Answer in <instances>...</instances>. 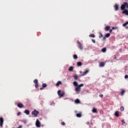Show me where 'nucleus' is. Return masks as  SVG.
<instances>
[{
  "mask_svg": "<svg viewBox=\"0 0 128 128\" xmlns=\"http://www.w3.org/2000/svg\"><path fill=\"white\" fill-rule=\"evenodd\" d=\"M90 38H94L96 36L94 34H90L89 35Z\"/></svg>",
  "mask_w": 128,
  "mask_h": 128,
  "instance_id": "obj_24",
  "label": "nucleus"
},
{
  "mask_svg": "<svg viewBox=\"0 0 128 128\" xmlns=\"http://www.w3.org/2000/svg\"><path fill=\"white\" fill-rule=\"evenodd\" d=\"M86 124H90V122H86Z\"/></svg>",
  "mask_w": 128,
  "mask_h": 128,
  "instance_id": "obj_44",
  "label": "nucleus"
},
{
  "mask_svg": "<svg viewBox=\"0 0 128 128\" xmlns=\"http://www.w3.org/2000/svg\"><path fill=\"white\" fill-rule=\"evenodd\" d=\"M20 112H18L17 114L18 116H20Z\"/></svg>",
  "mask_w": 128,
  "mask_h": 128,
  "instance_id": "obj_37",
  "label": "nucleus"
},
{
  "mask_svg": "<svg viewBox=\"0 0 128 128\" xmlns=\"http://www.w3.org/2000/svg\"><path fill=\"white\" fill-rule=\"evenodd\" d=\"M114 116H116L117 118H118V116H120V114H118V111H116L115 112Z\"/></svg>",
  "mask_w": 128,
  "mask_h": 128,
  "instance_id": "obj_9",
  "label": "nucleus"
},
{
  "mask_svg": "<svg viewBox=\"0 0 128 128\" xmlns=\"http://www.w3.org/2000/svg\"><path fill=\"white\" fill-rule=\"evenodd\" d=\"M72 76L74 80H78V76L77 74H74Z\"/></svg>",
  "mask_w": 128,
  "mask_h": 128,
  "instance_id": "obj_15",
  "label": "nucleus"
},
{
  "mask_svg": "<svg viewBox=\"0 0 128 128\" xmlns=\"http://www.w3.org/2000/svg\"><path fill=\"white\" fill-rule=\"evenodd\" d=\"M88 72H90V70H86L82 74V76H86L87 74H88Z\"/></svg>",
  "mask_w": 128,
  "mask_h": 128,
  "instance_id": "obj_11",
  "label": "nucleus"
},
{
  "mask_svg": "<svg viewBox=\"0 0 128 128\" xmlns=\"http://www.w3.org/2000/svg\"><path fill=\"white\" fill-rule=\"evenodd\" d=\"M100 66L102 67V68L104 66V63L102 62H100Z\"/></svg>",
  "mask_w": 128,
  "mask_h": 128,
  "instance_id": "obj_12",
  "label": "nucleus"
},
{
  "mask_svg": "<svg viewBox=\"0 0 128 128\" xmlns=\"http://www.w3.org/2000/svg\"><path fill=\"white\" fill-rule=\"evenodd\" d=\"M110 26H106L105 28V30L108 32L110 30Z\"/></svg>",
  "mask_w": 128,
  "mask_h": 128,
  "instance_id": "obj_14",
  "label": "nucleus"
},
{
  "mask_svg": "<svg viewBox=\"0 0 128 128\" xmlns=\"http://www.w3.org/2000/svg\"><path fill=\"white\" fill-rule=\"evenodd\" d=\"M106 40V36L103 38V40Z\"/></svg>",
  "mask_w": 128,
  "mask_h": 128,
  "instance_id": "obj_42",
  "label": "nucleus"
},
{
  "mask_svg": "<svg viewBox=\"0 0 128 128\" xmlns=\"http://www.w3.org/2000/svg\"><path fill=\"white\" fill-rule=\"evenodd\" d=\"M61 124L62 126H64V124H66V123H64V122H62Z\"/></svg>",
  "mask_w": 128,
  "mask_h": 128,
  "instance_id": "obj_35",
  "label": "nucleus"
},
{
  "mask_svg": "<svg viewBox=\"0 0 128 128\" xmlns=\"http://www.w3.org/2000/svg\"><path fill=\"white\" fill-rule=\"evenodd\" d=\"M36 128H40V122L38 119H37L36 120Z\"/></svg>",
  "mask_w": 128,
  "mask_h": 128,
  "instance_id": "obj_4",
  "label": "nucleus"
},
{
  "mask_svg": "<svg viewBox=\"0 0 128 128\" xmlns=\"http://www.w3.org/2000/svg\"><path fill=\"white\" fill-rule=\"evenodd\" d=\"M128 21H126L125 23H124L123 24H122V26H128Z\"/></svg>",
  "mask_w": 128,
  "mask_h": 128,
  "instance_id": "obj_19",
  "label": "nucleus"
},
{
  "mask_svg": "<svg viewBox=\"0 0 128 128\" xmlns=\"http://www.w3.org/2000/svg\"><path fill=\"white\" fill-rule=\"evenodd\" d=\"M43 89H44V87L40 88V90H43Z\"/></svg>",
  "mask_w": 128,
  "mask_h": 128,
  "instance_id": "obj_43",
  "label": "nucleus"
},
{
  "mask_svg": "<svg viewBox=\"0 0 128 128\" xmlns=\"http://www.w3.org/2000/svg\"><path fill=\"white\" fill-rule=\"evenodd\" d=\"M124 90H122L121 92V96H124Z\"/></svg>",
  "mask_w": 128,
  "mask_h": 128,
  "instance_id": "obj_30",
  "label": "nucleus"
},
{
  "mask_svg": "<svg viewBox=\"0 0 128 128\" xmlns=\"http://www.w3.org/2000/svg\"><path fill=\"white\" fill-rule=\"evenodd\" d=\"M73 58H74V60H77V58H78V55L74 54Z\"/></svg>",
  "mask_w": 128,
  "mask_h": 128,
  "instance_id": "obj_25",
  "label": "nucleus"
},
{
  "mask_svg": "<svg viewBox=\"0 0 128 128\" xmlns=\"http://www.w3.org/2000/svg\"><path fill=\"white\" fill-rule=\"evenodd\" d=\"M76 116L77 118H82V113L77 114Z\"/></svg>",
  "mask_w": 128,
  "mask_h": 128,
  "instance_id": "obj_18",
  "label": "nucleus"
},
{
  "mask_svg": "<svg viewBox=\"0 0 128 128\" xmlns=\"http://www.w3.org/2000/svg\"><path fill=\"white\" fill-rule=\"evenodd\" d=\"M124 78H128V75H126V76H124Z\"/></svg>",
  "mask_w": 128,
  "mask_h": 128,
  "instance_id": "obj_38",
  "label": "nucleus"
},
{
  "mask_svg": "<svg viewBox=\"0 0 128 128\" xmlns=\"http://www.w3.org/2000/svg\"><path fill=\"white\" fill-rule=\"evenodd\" d=\"M60 92H62V90H58V96H60Z\"/></svg>",
  "mask_w": 128,
  "mask_h": 128,
  "instance_id": "obj_28",
  "label": "nucleus"
},
{
  "mask_svg": "<svg viewBox=\"0 0 128 128\" xmlns=\"http://www.w3.org/2000/svg\"><path fill=\"white\" fill-rule=\"evenodd\" d=\"M124 110V106H122L120 108V110L121 112H123V110Z\"/></svg>",
  "mask_w": 128,
  "mask_h": 128,
  "instance_id": "obj_27",
  "label": "nucleus"
},
{
  "mask_svg": "<svg viewBox=\"0 0 128 128\" xmlns=\"http://www.w3.org/2000/svg\"><path fill=\"white\" fill-rule=\"evenodd\" d=\"M102 52H106V48H102Z\"/></svg>",
  "mask_w": 128,
  "mask_h": 128,
  "instance_id": "obj_20",
  "label": "nucleus"
},
{
  "mask_svg": "<svg viewBox=\"0 0 128 128\" xmlns=\"http://www.w3.org/2000/svg\"><path fill=\"white\" fill-rule=\"evenodd\" d=\"M99 38H102V33H100V34L99 36Z\"/></svg>",
  "mask_w": 128,
  "mask_h": 128,
  "instance_id": "obj_33",
  "label": "nucleus"
},
{
  "mask_svg": "<svg viewBox=\"0 0 128 128\" xmlns=\"http://www.w3.org/2000/svg\"><path fill=\"white\" fill-rule=\"evenodd\" d=\"M17 106L20 108H24V104H22V103H19L18 104Z\"/></svg>",
  "mask_w": 128,
  "mask_h": 128,
  "instance_id": "obj_7",
  "label": "nucleus"
},
{
  "mask_svg": "<svg viewBox=\"0 0 128 128\" xmlns=\"http://www.w3.org/2000/svg\"><path fill=\"white\" fill-rule=\"evenodd\" d=\"M109 32L110 33H112V29H110Z\"/></svg>",
  "mask_w": 128,
  "mask_h": 128,
  "instance_id": "obj_40",
  "label": "nucleus"
},
{
  "mask_svg": "<svg viewBox=\"0 0 128 128\" xmlns=\"http://www.w3.org/2000/svg\"><path fill=\"white\" fill-rule=\"evenodd\" d=\"M82 62H78L77 63V65L78 66H82Z\"/></svg>",
  "mask_w": 128,
  "mask_h": 128,
  "instance_id": "obj_26",
  "label": "nucleus"
},
{
  "mask_svg": "<svg viewBox=\"0 0 128 128\" xmlns=\"http://www.w3.org/2000/svg\"><path fill=\"white\" fill-rule=\"evenodd\" d=\"M110 34L108 33L105 35V38H110Z\"/></svg>",
  "mask_w": 128,
  "mask_h": 128,
  "instance_id": "obj_21",
  "label": "nucleus"
},
{
  "mask_svg": "<svg viewBox=\"0 0 128 128\" xmlns=\"http://www.w3.org/2000/svg\"><path fill=\"white\" fill-rule=\"evenodd\" d=\"M116 28H115V27H112V30H116Z\"/></svg>",
  "mask_w": 128,
  "mask_h": 128,
  "instance_id": "obj_39",
  "label": "nucleus"
},
{
  "mask_svg": "<svg viewBox=\"0 0 128 128\" xmlns=\"http://www.w3.org/2000/svg\"><path fill=\"white\" fill-rule=\"evenodd\" d=\"M80 73L82 74V72L80 71Z\"/></svg>",
  "mask_w": 128,
  "mask_h": 128,
  "instance_id": "obj_46",
  "label": "nucleus"
},
{
  "mask_svg": "<svg viewBox=\"0 0 128 128\" xmlns=\"http://www.w3.org/2000/svg\"><path fill=\"white\" fill-rule=\"evenodd\" d=\"M38 84H35V88H38Z\"/></svg>",
  "mask_w": 128,
  "mask_h": 128,
  "instance_id": "obj_36",
  "label": "nucleus"
},
{
  "mask_svg": "<svg viewBox=\"0 0 128 128\" xmlns=\"http://www.w3.org/2000/svg\"><path fill=\"white\" fill-rule=\"evenodd\" d=\"M76 112H78L76 111Z\"/></svg>",
  "mask_w": 128,
  "mask_h": 128,
  "instance_id": "obj_47",
  "label": "nucleus"
},
{
  "mask_svg": "<svg viewBox=\"0 0 128 128\" xmlns=\"http://www.w3.org/2000/svg\"><path fill=\"white\" fill-rule=\"evenodd\" d=\"M100 98H102V97L104 96V95H102V94H100Z\"/></svg>",
  "mask_w": 128,
  "mask_h": 128,
  "instance_id": "obj_41",
  "label": "nucleus"
},
{
  "mask_svg": "<svg viewBox=\"0 0 128 128\" xmlns=\"http://www.w3.org/2000/svg\"><path fill=\"white\" fill-rule=\"evenodd\" d=\"M60 98L62 96H64V92H62L61 94H60Z\"/></svg>",
  "mask_w": 128,
  "mask_h": 128,
  "instance_id": "obj_17",
  "label": "nucleus"
},
{
  "mask_svg": "<svg viewBox=\"0 0 128 128\" xmlns=\"http://www.w3.org/2000/svg\"><path fill=\"white\" fill-rule=\"evenodd\" d=\"M24 113L27 114V116H28V114H30V110H26L24 112Z\"/></svg>",
  "mask_w": 128,
  "mask_h": 128,
  "instance_id": "obj_8",
  "label": "nucleus"
},
{
  "mask_svg": "<svg viewBox=\"0 0 128 128\" xmlns=\"http://www.w3.org/2000/svg\"><path fill=\"white\" fill-rule=\"evenodd\" d=\"M34 82L35 84H38V80H36V79L34 80Z\"/></svg>",
  "mask_w": 128,
  "mask_h": 128,
  "instance_id": "obj_31",
  "label": "nucleus"
},
{
  "mask_svg": "<svg viewBox=\"0 0 128 128\" xmlns=\"http://www.w3.org/2000/svg\"><path fill=\"white\" fill-rule=\"evenodd\" d=\"M32 114L34 116L36 117L40 112L38 111H37L36 110H34L32 112Z\"/></svg>",
  "mask_w": 128,
  "mask_h": 128,
  "instance_id": "obj_3",
  "label": "nucleus"
},
{
  "mask_svg": "<svg viewBox=\"0 0 128 128\" xmlns=\"http://www.w3.org/2000/svg\"><path fill=\"white\" fill-rule=\"evenodd\" d=\"M92 42H94V44H96V40H94V39H92Z\"/></svg>",
  "mask_w": 128,
  "mask_h": 128,
  "instance_id": "obj_34",
  "label": "nucleus"
},
{
  "mask_svg": "<svg viewBox=\"0 0 128 128\" xmlns=\"http://www.w3.org/2000/svg\"><path fill=\"white\" fill-rule=\"evenodd\" d=\"M68 70L69 72H72V70H74V66H70L68 68Z\"/></svg>",
  "mask_w": 128,
  "mask_h": 128,
  "instance_id": "obj_13",
  "label": "nucleus"
},
{
  "mask_svg": "<svg viewBox=\"0 0 128 128\" xmlns=\"http://www.w3.org/2000/svg\"><path fill=\"white\" fill-rule=\"evenodd\" d=\"M60 84H62V82L58 81L57 83L56 84V86H58Z\"/></svg>",
  "mask_w": 128,
  "mask_h": 128,
  "instance_id": "obj_16",
  "label": "nucleus"
},
{
  "mask_svg": "<svg viewBox=\"0 0 128 128\" xmlns=\"http://www.w3.org/2000/svg\"><path fill=\"white\" fill-rule=\"evenodd\" d=\"M78 44H79V46H78L79 48H80L81 50H84V47H82V44H80V42H78Z\"/></svg>",
  "mask_w": 128,
  "mask_h": 128,
  "instance_id": "obj_6",
  "label": "nucleus"
},
{
  "mask_svg": "<svg viewBox=\"0 0 128 128\" xmlns=\"http://www.w3.org/2000/svg\"><path fill=\"white\" fill-rule=\"evenodd\" d=\"M73 84L74 86H76L74 88L77 94H80L82 90V86H84V84H81L78 85V82L74 81L73 82Z\"/></svg>",
  "mask_w": 128,
  "mask_h": 128,
  "instance_id": "obj_1",
  "label": "nucleus"
},
{
  "mask_svg": "<svg viewBox=\"0 0 128 128\" xmlns=\"http://www.w3.org/2000/svg\"><path fill=\"white\" fill-rule=\"evenodd\" d=\"M114 8H115V10H116V12L117 10H118V5L117 4H116L115 6H114Z\"/></svg>",
  "mask_w": 128,
  "mask_h": 128,
  "instance_id": "obj_10",
  "label": "nucleus"
},
{
  "mask_svg": "<svg viewBox=\"0 0 128 128\" xmlns=\"http://www.w3.org/2000/svg\"><path fill=\"white\" fill-rule=\"evenodd\" d=\"M92 112L96 113L97 112L98 110H96V108H93L92 110Z\"/></svg>",
  "mask_w": 128,
  "mask_h": 128,
  "instance_id": "obj_23",
  "label": "nucleus"
},
{
  "mask_svg": "<svg viewBox=\"0 0 128 128\" xmlns=\"http://www.w3.org/2000/svg\"><path fill=\"white\" fill-rule=\"evenodd\" d=\"M122 124H124V126H126V122H124V120H122Z\"/></svg>",
  "mask_w": 128,
  "mask_h": 128,
  "instance_id": "obj_29",
  "label": "nucleus"
},
{
  "mask_svg": "<svg viewBox=\"0 0 128 128\" xmlns=\"http://www.w3.org/2000/svg\"><path fill=\"white\" fill-rule=\"evenodd\" d=\"M80 100H78V98L75 100V104H80Z\"/></svg>",
  "mask_w": 128,
  "mask_h": 128,
  "instance_id": "obj_22",
  "label": "nucleus"
},
{
  "mask_svg": "<svg viewBox=\"0 0 128 128\" xmlns=\"http://www.w3.org/2000/svg\"><path fill=\"white\" fill-rule=\"evenodd\" d=\"M4 125V118L2 117L0 118V126L2 128Z\"/></svg>",
  "mask_w": 128,
  "mask_h": 128,
  "instance_id": "obj_5",
  "label": "nucleus"
},
{
  "mask_svg": "<svg viewBox=\"0 0 128 128\" xmlns=\"http://www.w3.org/2000/svg\"><path fill=\"white\" fill-rule=\"evenodd\" d=\"M126 8H128V4L127 2H125L121 6V10H124L122 12V14H124L126 16H128V10H124Z\"/></svg>",
  "mask_w": 128,
  "mask_h": 128,
  "instance_id": "obj_2",
  "label": "nucleus"
},
{
  "mask_svg": "<svg viewBox=\"0 0 128 128\" xmlns=\"http://www.w3.org/2000/svg\"><path fill=\"white\" fill-rule=\"evenodd\" d=\"M42 86V88H46V84H43Z\"/></svg>",
  "mask_w": 128,
  "mask_h": 128,
  "instance_id": "obj_32",
  "label": "nucleus"
},
{
  "mask_svg": "<svg viewBox=\"0 0 128 128\" xmlns=\"http://www.w3.org/2000/svg\"><path fill=\"white\" fill-rule=\"evenodd\" d=\"M126 30H128V26H126Z\"/></svg>",
  "mask_w": 128,
  "mask_h": 128,
  "instance_id": "obj_45",
  "label": "nucleus"
}]
</instances>
